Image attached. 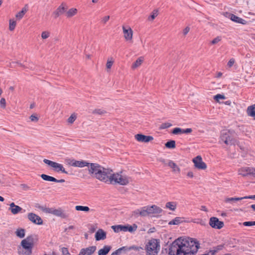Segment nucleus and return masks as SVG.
Here are the masks:
<instances>
[{
	"instance_id": "nucleus-39",
	"label": "nucleus",
	"mask_w": 255,
	"mask_h": 255,
	"mask_svg": "<svg viewBox=\"0 0 255 255\" xmlns=\"http://www.w3.org/2000/svg\"><path fill=\"white\" fill-rule=\"evenodd\" d=\"M75 209L77 211H82L84 212H89L90 211V208L88 206H83L80 205L76 206Z\"/></svg>"
},
{
	"instance_id": "nucleus-37",
	"label": "nucleus",
	"mask_w": 255,
	"mask_h": 255,
	"mask_svg": "<svg viewBox=\"0 0 255 255\" xmlns=\"http://www.w3.org/2000/svg\"><path fill=\"white\" fill-rule=\"evenodd\" d=\"M38 208L44 213L52 214L53 210V208H47L43 206H39Z\"/></svg>"
},
{
	"instance_id": "nucleus-51",
	"label": "nucleus",
	"mask_w": 255,
	"mask_h": 255,
	"mask_svg": "<svg viewBox=\"0 0 255 255\" xmlns=\"http://www.w3.org/2000/svg\"><path fill=\"white\" fill-rule=\"evenodd\" d=\"M61 252L63 255H71L70 253L69 252V251L66 248H62L61 249Z\"/></svg>"
},
{
	"instance_id": "nucleus-33",
	"label": "nucleus",
	"mask_w": 255,
	"mask_h": 255,
	"mask_svg": "<svg viewBox=\"0 0 255 255\" xmlns=\"http://www.w3.org/2000/svg\"><path fill=\"white\" fill-rule=\"evenodd\" d=\"M114 63V60L112 57L109 58L108 59L106 63V68L108 71H109L111 70Z\"/></svg>"
},
{
	"instance_id": "nucleus-22",
	"label": "nucleus",
	"mask_w": 255,
	"mask_h": 255,
	"mask_svg": "<svg viewBox=\"0 0 255 255\" xmlns=\"http://www.w3.org/2000/svg\"><path fill=\"white\" fill-rule=\"evenodd\" d=\"M28 10V5L26 4L24 5V7H22L21 10L16 14L15 17L16 19L19 20L21 19Z\"/></svg>"
},
{
	"instance_id": "nucleus-48",
	"label": "nucleus",
	"mask_w": 255,
	"mask_h": 255,
	"mask_svg": "<svg viewBox=\"0 0 255 255\" xmlns=\"http://www.w3.org/2000/svg\"><path fill=\"white\" fill-rule=\"evenodd\" d=\"M221 40H222L221 36H217L211 41V43L212 44H216L218 43V42H219Z\"/></svg>"
},
{
	"instance_id": "nucleus-40",
	"label": "nucleus",
	"mask_w": 255,
	"mask_h": 255,
	"mask_svg": "<svg viewBox=\"0 0 255 255\" xmlns=\"http://www.w3.org/2000/svg\"><path fill=\"white\" fill-rule=\"evenodd\" d=\"M92 113L95 115H103L107 113V112L101 109H95L93 112Z\"/></svg>"
},
{
	"instance_id": "nucleus-49",
	"label": "nucleus",
	"mask_w": 255,
	"mask_h": 255,
	"mask_svg": "<svg viewBox=\"0 0 255 255\" xmlns=\"http://www.w3.org/2000/svg\"><path fill=\"white\" fill-rule=\"evenodd\" d=\"M243 225L245 226H255V221L245 222L243 223Z\"/></svg>"
},
{
	"instance_id": "nucleus-34",
	"label": "nucleus",
	"mask_w": 255,
	"mask_h": 255,
	"mask_svg": "<svg viewBox=\"0 0 255 255\" xmlns=\"http://www.w3.org/2000/svg\"><path fill=\"white\" fill-rule=\"evenodd\" d=\"M16 25V22L12 19L9 20L8 29L10 31H12L15 29Z\"/></svg>"
},
{
	"instance_id": "nucleus-30",
	"label": "nucleus",
	"mask_w": 255,
	"mask_h": 255,
	"mask_svg": "<svg viewBox=\"0 0 255 255\" xmlns=\"http://www.w3.org/2000/svg\"><path fill=\"white\" fill-rule=\"evenodd\" d=\"M75 167H83L85 166H89L90 163L87 162L85 161H79V160H76L75 162Z\"/></svg>"
},
{
	"instance_id": "nucleus-14",
	"label": "nucleus",
	"mask_w": 255,
	"mask_h": 255,
	"mask_svg": "<svg viewBox=\"0 0 255 255\" xmlns=\"http://www.w3.org/2000/svg\"><path fill=\"white\" fill-rule=\"evenodd\" d=\"M195 167L198 169L204 170L207 168L206 164L203 161L201 156L198 155L193 159Z\"/></svg>"
},
{
	"instance_id": "nucleus-8",
	"label": "nucleus",
	"mask_w": 255,
	"mask_h": 255,
	"mask_svg": "<svg viewBox=\"0 0 255 255\" xmlns=\"http://www.w3.org/2000/svg\"><path fill=\"white\" fill-rule=\"evenodd\" d=\"M112 229L116 233H119L120 232H128L130 233H133L136 231L137 229V226L135 224H133L132 225L127 224L125 225H118L112 226Z\"/></svg>"
},
{
	"instance_id": "nucleus-47",
	"label": "nucleus",
	"mask_w": 255,
	"mask_h": 255,
	"mask_svg": "<svg viewBox=\"0 0 255 255\" xmlns=\"http://www.w3.org/2000/svg\"><path fill=\"white\" fill-rule=\"evenodd\" d=\"M66 162L68 165L70 166H72L74 167L75 166L76 160L75 159H66Z\"/></svg>"
},
{
	"instance_id": "nucleus-57",
	"label": "nucleus",
	"mask_w": 255,
	"mask_h": 255,
	"mask_svg": "<svg viewBox=\"0 0 255 255\" xmlns=\"http://www.w3.org/2000/svg\"><path fill=\"white\" fill-rule=\"evenodd\" d=\"M187 175L190 178H193L194 177V173L192 171H189L187 173Z\"/></svg>"
},
{
	"instance_id": "nucleus-23",
	"label": "nucleus",
	"mask_w": 255,
	"mask_h": 255,
	"mask_svg": "<svg viewBox=\"0 0 255 255\" xmlns=\"http://www.w3.org/2000/svg\"><path fill=\"white\" fill-rule=\"evenodd\" d=\"M9 205H10L9 210H10V211L12 214H14V215L18 213H19V212H20L22 210V208L20 207L15 205L13 202L10 204Z\"/></svg>"
},
{
	"instance_id": "nucleus-18",
	"label": "nucleus",
	"mask_w": 255,
	"mask_h": 255,
	"mask_svg": "<svg viewBox=\"0 0 255 255\" xmlns=\"http://www.w3.org/2000/svg\"><path fill=\"white\" fill-rule=\"evenodd\" d=\"M96 250V246H91L86 248L82 249L78 255H91Z\"/></svg>"
},
{
	"instance_id": "nucleus-42",
	"label": "nucleus",
	"mask_w": 255,
	"mask_h": 255,
	"mask_svg": "<svg viewBox=\"0 0 255 255\" xmlns=\"http://www.w3.org/2000/svg\"><path fill=\"white\" fill-rule=\"evenodd\" d=\"M50 36V32L48 30L43 31L41 32V38L42 39H46Z\"/></svg>"
},
{
	"instance_id": "nucleus-25",
	"label": "nucleus",
	"mask_w": 255,
	"mask_h": 255,
	"mask_svg": "<svg viewBox=\"0 0 255 255\" xmlns=\"http://www.w3.org/2000/svg\"><path fill=\"white\" fill-rule=\"evenodd\" d=\"M184 222V218L183 217H177L173 219V220H171L169 223L168 224L169 225H178Z\"/></svg>"
},
{
	"instance_id": "nucleus-24",
	"label": "nucleus",
	"mask_w": 255,
	"mask_h": 255,
	"mask_svg": "<svg viewBox=\"0 0 255 255\" xmlns=\"http://www.w3.org/2000/svg\"><path fill=\"white\" fill-rule=\"evenodd\" d=\"M144 61V58L143 57H138L136 60L133 62L131 65V69L133 70H134L139 67H140L141 64H142L143 62Z\"/></svg>"
},
{
	"instance_id": "nucleus-62",
	"label": "nucleus",
	"mask_w": 255,
	"mask_h": 255,
	"mask_svg": "<svg viewBox=\"0 0 255 255\" xmlns=\"http://www.w3.org/2000/svg\"><path fill=\"white\" fill-rule=\"evenodd\" d=\"M251 207L255 211V204L252 205Z\"/></svg>"
},
{
	"instance_id": "nucleus-28",
	"label": "nucleus",
	"mask_w": 255,
	"mask_h": 255,
	"mask_svg": "<svg viewBox=\"0 0 255 255\" xmlns=\"http://www.w3.org/2000/svg\"><path fill=\"white\" fill-rule=\"evenodd\" d=\"M111 249V247L109 246H105L103 248L98 251V255H106L108 254Z\"/></svg>"
},
{
	"instance_id": "nucleus-6",
	"label": "nucleus",
	"mask_w": 255,
	"mask_h": 255,
	"mask_svg": "<svg viewBox=\"0 0 255 255\" xmlns=\"http://www.w3.org/2000/svg\"><path fill=\"white\" fill-rule=\"evenodd\" d=\"M159 249V243L154 239L150 240L145 246L147 255H157Z\"/></svg>"
},
{
	"instance_id": "nucleus-38",
	"label": "nucleus",
	"mask_w": 255,
	"mask_h": 255,
	"mask_svg": "<svg viewBox=\"0 0 255 255\" xmlns=\"http://www.w3.org/2000/svg\"><path fill=\"white\" fill-rule=\"evenodd\" d=\"M243 200V197H231L227 198L225 199V202L229 203L234 201H238Z\"/></svg>"
},
{
	"instance_id": "nucleus-27",
	"label": "nucleus",
	"mask_w": 255,
	"mask_h": 255,
	"mask_svg": "<svg viewBox=\"0 0 255 255\" xmlns=\"http://www.w3.org/2000/svg\"><path fill=\"white\" fill-rule=\"evenodd\" d=\"M52 214L56 216L60 217L62 218L65 217V215L63 211L60 208L58 209L53 208Z\"/></svg>"
},
{
	"instance_id": "nucleus-63",
	"label": "nucleus",
	"mask_w": 255,
	"mask_h": 255,
	"mask_svg": "<svg viewBox=\"0 0 255 255\" xmlns=\"http://www.w3.org/2000/svg\"><path fill=\"white\" fill-rule=\"evenodd\" d=\"M86 58H87V59H91V55H89V54L86 55Z\"/></svg>"
},
{
	"instance_id": "nucleus-43",
	"label": "nucleus",
	"mask_w": 255,
	"mask_h": 255,
	"mask_svg": "<svg viewBox=\"0 0 255 255\" xmlns=\"http://www.w3.org/2000/svg\"><path fill=\"white\" fill-rule=\"evenodd\" d=\"M158 10L156 9L154 10L151 15L148 17V20L152 21L158 15Z\"/></svg>"
},
{
	"instance_id": "nucleus-16",
	"label": "nucleus",
	"mask_w": 255,
	"mask_h": 255,
	"mask_svg": "<svg viewBox=\"0 0 255 255\" xmlns=\"http://www.w3.org/2000/svg\"><path fill=\"white\" fill-rule=\"evenodd\" d=\"M28 219L33 223L37 225H42L43 221L42 219L38 215L34 213H29L27 215Z\"/></svg>"
},
{
	"instance_id": "nucleus-55",
	"label": "nucleus",
	"mask_w": 255,
	"mask_h": 255,
	"mask_svg": "<svg viewBox=\"0 0 255 255\" xmlns=\"http://www.w3.org/2000/svg\"><path fill=\"white\" fill-rule=\"evenodd\" d=\"M190 27L189 26H187L183 30V34L184 35H186L187 34V33L189 32L190 31Z\"/></svg>"
},
{
	"instance_id": "nucleus-50",
	"label": "nucleus",
	"mask_w": 255,
	"mask_h": 255,
	"mask_svg": "<svg viewBox=\"0 0 255 255\" xmlns=\"http://www.w3.org/2000/svg\"><path fill=\"white\" fill-rule=\"evenodd\" d=\"M0 105L3 109H5L6 107V101L4 98H2L0 100Z\"/></svg>"
},
{
	"instance_id": "nucleus-15",
	"label": "nucleus",
	"mask_w": 255,
	"mask_h": 255,
	"mask_svg": "<svg viewBox=\"0 0 255 255\" xmlns=\"http://www.w3.org/2000/svg\"><path fill=\"white\" fill-rule=\"evenodd\" d=\"M224 15L227 16L228 15L229 17L234 22L238 23H241L244 25L247 24L248 23L247 21L238 16L232 13H230L228 12H226L224 13Z\"/></svg>"
},
{
	"instance_id": "nucleus-46",
	"label": "nucleus",
	"mask_w": 255,
	"mask_h": 255,
	"mask_svg": "<svg viewBox=\"0 0 255 255\" xmlns=\"http://www.w3.org/2000/svg\"><path fill=\"white\" fill-rule=\"evenodd\" d=\"M172 126V124L169 123H162L160 126V129H165Z\"/></svg>"
},
{
	"instance_id": "nucleus-53",
	"label": "nucleus",
	"mask_w": 255,
	"mask_h": 255,
	"mask_svg": "<svg viewBox=\"0 0 255 255\" xmlns=\"http://www.w3.org/2000/svg\"><path fill=\"white\" fill-rule=\"evenodd\" d=\"M29 119L31 122H37L38 121V118L35 115H31Z\"/></svg>"
},
{
	"instance_id": "nucleus-41",
	"label": "nucleus",
	"mask_w": 255,
	"mask_h": 255,
	"mask_svg": "<svg viewBox=\"0 0 255 255\" xmlns=\"http://www.w3.org/2000/svg\"><path fill=\"white\" fill-rule=\"evenodd\" d=\"M165 146L168 148H174L176 146L175 141L170 140L165 143Z\"/></svg>"
},
{
	"instance_id": "nucleus-21",
	"label": "nucleus",
	"mask_w": 255,
	"mask_h": 255,
	"mask_svg": "<svg viewBox=\"0 0 255 255\" xmlns=\"http://www.w3.org/2000/svg\"><path fill=\"white\" fill-rule=\"evenodd\" d=\"M78 9L75 7H71L69 9H67L65 12V16L67 18H71L77 14Z\"/></svg>"
},
{
	"instance_id": "nucleus-12",
	"label": "nucleus",
	"mask_w": 255,
	"mask_h": 255,
	"mask_svg": "<svg viewBox=\"0 0 255 255\" xmlns=\"http://www.w3.org/2000/svg\"><path fill=\"white\" fill-rule=\"evenodd\" d=\"M67 9V6L65 2H62L60 5L52 13V15L55 18H57L63 13H65Z\"/></svg>"
},
{
	"instance_id": "nucleus-13",
	"label": "nucleus",
	"mask_w": 255,
	"mask_h": 255,
	"mask_svg": "<svg viewBox=\"0 0 255 255\" xmlns=\"http://www.w3.org/2000/svg\"><path fill=\"white\" fill-rule=\"evenodd\" d=\"M209 224L212 228L216 229H221L224 226L223 222L219 221L218 218L214 217L210 218Z\"/></svg>"
},
{
	"instance_id": "nucleus-2",
	"label": "nucleus",
	"mask_w": 255,
	"mask_h": 255,
	"mask_svg": "<svg viewBox=\"0 0 255 255\" xmlns=\"http://www.w3.org/2000/svg\"><path fill=\"white\" fill-rule=\"evenodd\" d=\"M88 171L93 177L105 183L108 181V175L110 174L109 172L110 169L105 168L95 163H90L88 166Z\"/></svg>"
},
{
	"instance_id": "nucleus-44",
	"label": "nucleus",
	"mask_w": 255,
	"mask_h": 255,
	"mask_svg": "<svg viewBox=\"0 0 255 255\" xmlns=\"http://www.w3.org/2000/svg\"><path fill=\"white\" fill-rule=\"evenodd\" d=\"M110 16L109 15H105L101 18V23L102 24H106L109 20Z\"/></svg>"
},
{
	"instance_id": "nucleus-3",
	"label": "nucleus",
	"mask_w": 255,
	"mask_h": 255,
	"mask_svg": "<svg viewBox=\"0 0 255 255\" xmlns=\"http://www.w3.org/2000/svg\"><path fill=\"white\" fill-rule=\"evenodd\" d=\"M37 241L36 236L31 235L22 240L18 247L19 255H31L35 244Z\"/></svg>"
},
{
	"instance_id": "nucleus-36",
	"label": "nucleus",
	"mask_w": 255,
	"mask_h": 255,
	"mask_svg": "<svg viewBox=\"0 0 255 255\" xmlns=\"http://www.w3.org/2000/svg\"><path fill=\"white\" fill-rule=\"evenodd\" d=\"M41 177L45 181H52L54 182L55 181V178L50 176L49 175H47L46 174H42L41 175Z\"/></svg>"
},
{
	"instance_id": "nucleus-59",
	"label": "nucleus",
	"mask_w": 255,
	"mask_h": 255,
	"mask_svg": "<svg viewBox=\"0 0 255 255\" xmlns=\"http://www.w3.org/2000/svg\"><path fill=\"white\" fill-rule=\"evenodd\" d=\"M55 181H54L55 182H57V183H63V182H65V180L64 179H60V180H58L57 179L55 178Z\"/></svg>"
},
{
	"instance_id": "nucleus-26",
	"label": "nucleus",
	"mask_w": 255,
	"mask_h": 255,
	"mask_svg": "<svg viewBox=\"0 0 255 255\" xmlns=\"http://www.w3.org/2000/svg\"><path fill=\"white\" fill-rule=\"evenodd\" d=\"M167 165L168 166H169L170 168H171L173 170V172L180 173V168L177 166V165L172 160L169 161Z\"/></svg>"
},
{
	"instance_id": "nucleus-45",
	"label": "nucleus",
	"mask_w": 255,
	"mask_h": 255,
	"mask_svg": "<svg viewBox=\"0 0 255 255\" xmlns=\"http://www.w3.org/2000/svg\"><path fill=\"white\" fill-rule=\"evenodd\" d=\"M225 98H226L224 95L219 94L215 95L214 97V99L217 102H219L220 100H224V99H225Z\"/></svg>"
},
{
	"instance_id": "nucleus-9",
	"label": "nucleus",
	"mask_w": 255,
	"mask_h": 255,
	"mask_svg": "<svg viewBox=\"0 0 255 255\" xmlns=\"http://www.w3.org/2000/svg\"><path fill=\"white\" fill-rule=\"evenodd\" d=\"M238 174L243 177H252L255 178V167L242 166L238 169Z\"/></svg>"
},
{
	"instance_id": "nucleus-31",
	"label": "nucleus",
	"mask_w": 255,
	"mask_h": 255,
	"mask_svg": "<svg viewBox=\"0 0 255 255\" xmlns=\"http://www.w3.org/2000/svg\"><path fill=\"white\" fill-rule=\"evenodd\" d=\"M177 206V204L174 202H168L166 203V208L170 209L171 211H174Z\"/></svg>"
},
{
	"instance_id": "nucleus-60",
	"label": "nucleus",
	"mask_w": 255,
	"mask_h": 255,
	"mask_svg": "<svg viewBox=\"0 0 255 255\" xmlns=\"http://www.w3.org/2000/svg\"><path fill=\"white\" fill-rule=\"evenodd\" d=\"M122 249H119L117 251H116L115 252H113L111 255H118V254H119V252Z\"/></svg>"
},
{
	"instance_id": "nucleus-17",
	"label": "nucleus",
	"mask_w": 255,
	"mask_h": 255,
	"mask_svg": "<svg viewBox=\"0 0 255 255\" xmlns=\"http://www.w3.org/2000/svg\"><path fill=\"white\" fill-rule=\"evenodd\" d=\"M135 139L142 142H148L153 139V137L150 135H145L142 134H137L134 136Z\"/></svg>"
},
{
	"instance_id": "nucleus-10",
	"label": "nucleus",
	"mask_w": 255,
	"mask_h": 255,
	"mask_svg": "<svg viewBox=\"0 0 255 255\" xmlns=\"http://www.w3.org/2000/svg\"><path fill=\"white\" fill-rule=\"evenodd\" d=\"M43 162L49 165L51 167L53 168V169L56 172H62L65 174H68L67 171H66L63 167V165L62 164L54 162L51 161L50 160L44 159L43 160Z\"/></svg>"
},
{
	"instance_id": "nucleus-35",
	"label": "nucleus",
	"mask_w": 255,
	"mask_h": 255,
	"mask_svg": "<svg viewBox=\"0 0 255 255\" xmlns=\"http://www.w3.org/2000/svg\"><path fill=\"white\" fill-rule=\"evenodd\" d=\"M77 117V114L76 113H74L72 114L67 119V122L70 125L73 124L76 120Z\"/></svg>"
},
{
	"instance_id": "nucleus-5",
	"label": "nucleus",
	"mask_w": 255,
	"mask_h": 255,
	"mask_svg": "<svg viewBox=\"0 0 255 255\" xmlns=\"http://www.w3.org/2000/svg\"><path fill=\"white\" fill-rule=\"evenodd\" d=\"M110 175L108 177V181L106 183L119 184L121 185H126L129 182V178L126 175L120 173H114L112 170L110 169Z\"/></svg>"
},
{
	"instance_id": "nucleus-19",
	"label": "nucleus",
	"mask_w": 255,
	"mask_h": 255,
	"mask_svg": "<svg viewBox=\"0 0 255 255\" xmlns=\"http://www.w3.org/2000/svg\"><path fill=\"white\" fill-rule=\"evenodd\" d=\"M192 131V129L191 128H187L186 129H182L180 128H175L173 129L172 131V133L173 134L177 135V134H189L191 133Z\"/></svg>"
},
{
	"instance_id": "nucleus-61",
	"label": "nucleus",
	"mask_w": 255,
	"mask_h": 255,
	"mask_svg": "<svg viewBox=\"0 0 255 255\" xmlns=\"http://www.w3.org/2000/svg\"><path fill=\"white\" fill-rule=\"evenodd\" d=\"M196 223H198V224H200L201 225H205V224L203 223V222L202 220H200L199 221L197 222Z\"/></svg>"
},
{
	"instance_id": "nucleus-1",
	"label": "nucleus",
	"mask_w": 255,
	"mask_h": 255,
	"mask_svg": "<svg viewBox=\"0 0 255 255\" xmlns=\"http://www.w3.org/2000/svg\"><path fill=\"white\" fill-rule=\"evenodd\" d=\"M199 248V244L193 238L181 237L171 244L169 255H195Z\"/></svg>"
},
{
	"instance_id": "nucleus-64",
	"label": "nucleus",
	"mask_w": 255,
	"mask_h": 255,
	"mask_svg": "<svg viewBox=\"0 0 255 255\" xmlns=\"http://www.w3.org/2000/svg\"><path fill=\"white\" fill-rule=\"evenodd\" d=\"M4 200V198L2 196H0V201L3 202Z\"/></svg>"
},
{
	"instance_id": "nucleus-20",
	"label": "nucleus",
	"mask_w": 255,
	"mask_h": 255,
	"mask_svg": "<svg viewBox=\"0 0 255 255\" xmlns=\"http://www.w3.org/2000/svg\"><path fill=\"white\" fill-rule=\"evenodd\" d=\"M106 238V233L102 229H99L95 234L96 241L103 240Z\"/></svg>"
},
{
	"instance_id": "nucleus-29",
	"label": "nucleus",
	"mask_w": 255,
	"mask_h": 255,
	"mask_svg": "<svg viewBox=\"0 0 255 255\" xmlns=\"http://www.w3.org/2000/svg\"><path fill=\"white\" fill-rule=\"evenodd\" d=\"M247 113L249 116H254L255 114V104L248 107Z\"/></svg>"
},
{
	"instance_id": "nucleus-32",
	"label": "nucleus",
	"mask_w": 255,
	"mask_h": 255,
	"mask_svg": "<svg viewBox=\"0 0 255 255\" xmlns=\"http://www.w3.org/2000/svg\"><path fill=\"white\" fill-rule=\"evenodd\" d=\"M15 234L19 238H23L25 235V230L21 228L17 229L15 231Z\"/></svg>"
},
{
	"instance_id": "nucleus-54",
	"label": "nucleus",
	"mask_w": 255,
	"mask_h": 255,
	"mask_svg": "<svg viewBox=\"0 0 255 255\" xmlns=\"http://www.w3.org/2000/svg\"><path fill=\"white\" fill-rule=\"evenodd\" d=\"M142 249V248L139 247L135 246H131L129 248V250H134L136 251H139Z\"/></svg>"
},
{
	"instance_id": "nucleus-7",
	"label": "nucleus",
	"mask_w": 255,
	"mask_h": 255,
	"mask_svg": "<svg viewBox=\"0 0 255 255\" xmlns=\"http://www.w3.org/2000/svg\"><path fill=\"white\" fill-rule=\"evenodd\" d=\"M224 142L226 145H235L237 143V140L233 134L228 130H224L222 131L220 136V141Z\"/></svg>"
},
{
	"instance_id": "nucleus-58",
	"label": "nucleus",
	"mask_w": 255,
	"mask_h": 255,
	"mask_svg": "<svg viewBox=\"0 0 255 255\" xmlns=\"http://www.w3.org/2000/svg\"><path fill=\"white\" fill-rule=\"evenodd\" d=\"M222 75H223V74H222V72H217V74H216V77H216V78H220V77H222Z\"/></svg>"
},
{
	"instance_id": "nucleus-11",
	"label": "nucleus",
	"mask_w": 255,
	"mask_h": 255,
	"mask_svg": "<svg viewBox=\"0 0 255 255\" xmlns=\"http://www.w3.org/2000/svg\"><path fill=\"white\" fill-rule=\"evenodd\" d=\"M122 30L125 40L126 41L131 42L133 39V31L128 25H123Z\"/></svg>"
},
{
	"instance_id": "nucleus-4",
	"label": "nucleus",
	"mask_w": 255,
	"mask_h": 255,
	"mask_svg": "<svg viewBox=\"0 0 255 255\" xmlns=\"http://www.w3.org/2000/svg\"><path fill=\"white\" fill-rule=\"evenodd\" d=\"M162 210L159 207L155 205L151 206H146L140 209L134 210L132 212V215L137 216L145 217L147 216H156L161 213Z\"/></svg>"
},
{
	"instance_id": "nucleus-52",
	"label": "nucleus",
	"mask_w": 255,
	"mask_h": 255,
	"mask_svg": "<svg viewBox=\"0 0 255 255\" xmlns=\"http://www.w3.org/2000/svg\"><path fill=\"white\" fill-rule=\"evenodd\" d=\"M235 60L234 58H231L230 59V60L228 62L227 66L229 68H231L233 66V65L235 64Z\"/></svg>"
},
{
	"instance_id": "nucleus-56",
	"label": "nucleus",
	"mask_w": 255,
	"mask_h": 255,
	"mask_svg": "<svg viewBox=\"0 0 255 255\" xmlns=\"http://www.w3.org/2000/svg\"><path fill=\"white\" fill-rule=\"evenodd\" d=\"M251 199L255 200V195L243 197V199Z\"/></svg>"
}]
</instances>
